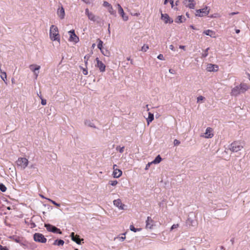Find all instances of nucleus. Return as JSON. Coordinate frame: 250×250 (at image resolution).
<instances>
[{"label": "nucleus", "mask_w": 250, "mask_h": 250, "mask_svg": "<svg viewBox=\"0 0 250 250\" xmlns=\"http://www.w3.org/2000/svg\"><path fill=\"white\" fill-rule=\"evenodd\" d=\"M250 89V85L245 83H241L239 85L234 87L231 91L230 95L233 96H237L241 93H244Z\"/></svg>", "instance_id": "1"}, {"label": "nucleus", "mask_w": 250, "mask_h": 250, "mask_svg": "<svg viewBox=\"0 0 250 250\" xmlns=\"http://www.w3.org/2000/svg\"><path fill=\"white\" fill-rule=\"evenodd\" d=\"M49 36L50 39L53 41L60 42V38L59 34L58 27L55 25H51L50 28Z\"/></svg>", "instance_id": "2"}, {"label": "nucleus", "mask_w": 250, "mask_h": 250, "mask_svg": "<svg viewBox=\"0 0 250 250\" xmlns=\"http://www.w3.org/2000/svg\"><path fill=\"white\" fill-rule=\"evenodd\" d=\"M243 148L242 143L240 141H234L230 145V150L232 152H238Z\"/></svg>", "instance_id": "3"}, {"label": "nucleus", "mask_w": 250, "mask_h": 250, "mask_svg": "<svg viewBox=\"0 0 250 250\" xmlns=\"http://www.w3.org/2000/svg\"><path fill=\"white\" fill-rule=\"evenodd\" d=\"M28 160L26 158H19L16 161V164L18 167L22 169H24L28 165Z\"/></svg>", "instance_id": "4"}, {"label": "nucleus", "mask_w": 250, "mask_h": 250, "mask_svg": "<svg viewBox=\"0 0 250 250\" xmlns=\"http://www.w3.org/2000/svg\"><path fill=\"white\" fill-rule=\"evenodd\" d=\"M29 68L33 72L35 78L37 79L39 76V70L41 68V66L37 64H33L30 65Z\"/></svg>", "instance_id": "5"}, {"label": "nucleus", "mask_w": 250, "mask_h": 250, "mask_svg": "<svg viewBox=\"0 0 250 250\" xmlns=\"http://www.w3.org/2000/svg\"><path fill=\"white\" fill-rule=\"evenodd\" d=\"M209 12V9L208 8L207 6H206L205 8L197 10L196 11V16L199 17H203L204 16H206L208 15Z\"/></svg>", "instance_id": "6"}, {"label": "nucleus", "mask_w": 250, "mask_h": 250, "mask_svg": "<svg viewBox=\"0 0 250 250\" xmlns=\"http://www.w3.org/2000/svg\"><path fill=\"white\" fill-rule=\"evenodd\" d=\"M34 239L36 242L43 243H45L47 240L43 234L39 233H36L34 234Z\"/></svg>", "instance_id": "7"}, {"label": "nucleus", "mask_w": 250, "mask_h": 250, "mask_svg": "<svg viewBox=\"0 0 250 250\" xmlns=\"http://www.w3.org/2000/svg\"><path fill=\"white\" fill-rule=\"evenodd\" d=\"M44 226L46 228V229L49 231H51L54 233H58L59 234H62V233L59 229H58L57 228L52 225L45 224Z\"/></svg>", "instance_id": "8"}, {"label": "nucleus", "mask_w": 250, "mask_h": 250, "mask_svg": "<svg viewBox=\"0 0 250 250\" xmlns=\"http://www.w3.org/2000/svg\"><path fill=\"white\" fill-rule=\"evenodd\" d=\"M183 3L184 5L190 9H194L196 3L194 0H184Z\"/></svg>", "instance_id": "9"}, {"label": "nucleus", "mask_w": 250, "mask_h": 250, "mask_svg": "<svg viewBox=\"0 0 250 250\" xmlns=\"http://www.w3.org/2000/svg\"><path fill=\"white\" fill-rule=\"evenodd\" d=\"M85 13L88 17V19L91 21H96L99 19L98 17L96 16L93 13L90 12L87 8L85 9Z\"/></svg>", "instance_id": "10"}, {"label": "nucleus", "mask_w": 250, "mask_h": 250, "mask_svg": "<svg viewBox=\"0 0 250 250\" xmlns=\"http://www.w3.org/2000/svg\"><path fill=\"white\" fill-rule=\"evenodd\" d=\"M96 61L97 62V64H96V66L97 67L100 72H104L105 70V65L102 61H101L98 58L96 59Z\"/></svg>", "instance_id": "11"}, {"label": "nucleus", "mask_w": 250, "mask_h": 250, "mask_svg": "<svg viewBox=\"0 0 250 250\" xmlns=\"http://www.w3.org/2000/svg\"><path fill=\"white\" fill-rule=\"evenodd\" d=\"M70 35L69 41L74 42H78L79 41V39L78 36L75 34L74 30H72L68 32Z\"/></svg>", "instance_id": "12"}, {"label": "nucleus", "mask_w": 250, "mask_h": 250, "mask_svg": "<svg viewBox=\"0 0 250 250\" xmlns=\"http://www.w3.org/2000/svg\"><path fill=\"white\" fill-rule=\"evenodd\" d=\"M161 19L164 21L165 23H172L173 22V20L169 17L168 14H163L161 11Z\"/></svg>", "instance_id": "13"}, {"label": "nucleus", "mask_w": 250, "mask_h": 250, "mask_svg": "<svg viewBox=\"0 0 250 250\" xmlns=\"http://www.w3.org/2000/svg\"><path fill=\"white\" fill-rule=\"evenodd\" d=\"M113 205L119 209L124 210L125 209V205L122 203L121 199H118L113 201Z\"/></svg>", "instance_id": "14"}, {"label": "nucleus", "mask_w": 250, "mask_h": 250, "mask_svg": "<svg viewBox=\"0 0 250 250\" xmlns=\"http://www.w3.org/2000/svg\"><path fill=\"white\" fill-rule=\"evenodd\" d=\"M57 14L61 20H62L64 18L65 11L63 7L61 6L60 8L58 9Z\"/></svg>", "instance_id": "15"}, {"label": "nucleus", "mask_w": 250, "mask_h": 250, "mask_svg": "<svg viewBox=\"0 0 250 250\" xmlns=\"http://www.w3.org/2000/svg\"><path fill=\"white\" fill-rule=\"evenodd\" d=\"M212 132L213 129L211 127H207L205 133V135L204 137L205 138H211L213 136Z\"/></svg>", "instance_id": "16"}, {"label": "nucleus", "mask_w": 250, "mask_h": 250, "mask_svg": "<svg viewBox=\"0 0 250 250\" xmlns=\"http://www.w3.org/2000/svg\"><path fill=\"white\" fill-rule=\"evenodd\" d=\"M208 72L217 71L218 69V66L215 64H208L206 68Z\"/></svg>", "instance_id": "17"}, {"label": "nucleus", "mask_w": 250, "mask_h": 250, "mask_svg": "<svg viewBox=\"0 0 250 250\" xmlns=\"http://www.w3.org/2000/svg\"><path fill=\"white\" fill-rule=\"evenodd\" d=\"M70 236L71 237V239L78 244H80L81 240H83V239H81L79 238V235H75L74 232H72L71 233Z\"/></svg>", "instance_id": "18"}, {"label": "nucleus", "mask_w": 250, "mask_h": 250, "mask_svg": "<svg viewBox=\"0 0 250 250\" xmlns=\"http://www.w3.org/2000/svg\"><path fill=\"white\" fill-rule=\"evenodd\" d=\"M84 125L88 127L93 128H97L96 125H95L93 121L89 119H86L84 121Z\"/></svg>", "instance_id": "19"}, {"label": "nucleus", "mask_w": 250, "mask_h": 250, "mask_svg": "<svg viewBox=\"0 0 250 250\" xmlns=\"http://www.w3.org/2000/svg\"><path fill=\"white\" fill-rule=\"evenodd\" d=\"M122 174V171L121 169L118 168H114V170L113 172V176L114 178H119L121 176Z\"/></svg>", "instance_id": "20"}, {"label": "nucleus", "mask_w": 250, "mask_h": 250, "mask_svg": "<svg viewBox=\"0 0 250 250\" xmlns=\"http://www.w3.org/2000/svg\"><path fill=\"white\" fill-rule=\"evenodd\" d=\"M203 33L206 34L207 36H209L212 38H216V34L215 32L211 30H207L203 32Z\"/></svg>", "instance_id": "21"}, {"label": "nucleus", "mask_w": 250, "mask_h": 250, "mask_svg": "<svg viewBox=\"0 0 250 250\" xmlns=\"http://www.w3.org/2000/svg\"><path fill=\"white\" fill-rule=\"evenodd\" d=\"M152 220L150 217H148L146 221V228L151 229L152 228Z\"/></svg>", "instance_id": "22"}, {"label": "nucleus", "mask_w": 250, "mask_h": 250, "mask_svg": "<svg viewBox=\"0 0 250 250\" xmlns=\"http://www.w3.org/2000/svg\"><path fill=\"white\" fill-rule=\"evenodd\" d=\"M0 77L2 79V80L6 83V81L7 80V75L6 73L4 71H2L1 69V66H0Z\"/></svg>", "instance_id": "23"}, {"label": "nucleus", "mask_w": 250, "mask_h": 250, "mask_svg": "<svg viewBox=\"0 0 250 250\" xmlns=\"http://www.w3.org/2000/svg\"><path fill=\"white\" fill-rule=\"evenodd\" d=\"M186 21V18L182 15L178 16L175 20V22L181 23L184 22Z\"/></svg>", "instance_id": "24"}, {"label": "nucleus", "mask_w": 250, "mask_h": 250, "mask_svg": "<svg viewBox=\"0 0 250 250\" xmlns=\"http://www.w3.org/2000/svg\"><path fill=\"white\" fill-rule=\"evenodd\" d=\"M118 13H119V14H120V15L121 16L123 20L124 21H127L128 20V17L124 13L123 9H122L121 10L120 9V10H119L118 11Z\"/></svg>", "instance_id": "25"}, {"label": "nucleus", "mask_w": 250, "mask_h": 250, "mask_svg": "<svg viewBox=\"0 0 250 250\" xmlns=\"http://www.w3.org/2000/svg\"><path fill=\"white\" fill-rule=\"evenodd\" d=\"M154 119V115L152 113L149 112L148 117L146 119L147 124L148 125Z\"/></svg>", "instance_id": "26"}, {"label": "nucleus", "mask_w": 250, "mask_h": 250, "mask_svg": "<svg viewBox=\"0 0 250 250\" xmlns=\"http://www.w3.org/2000/svg\"><path fill=\"white\" fill-rule=\"evenodd\" d=\"M101 52L105 56L109 57L110 55V51L106 48H104L101 50Z\"/></svg>", "instance_id": "27"}, {"label": "nucleus", "mask_w": 250, "mask_h": 250, "mask_svg": "<svg viewBox=\"0 0 250 250\" xmlns=\"http://www.w3.org/2000/svg\"><path fill=\"white\" fill-rule=\"evenodd\" d=\"M161 161H162V158L161 157L160 155H158L155 158V159L153 161H152L151 162L152 163V164H158L160 163Z\"/></svg>", "instance_id": "28"}, {"label": "nucleus", "mask_w": 250, "mask_h": 250, "mask_svg": "<svg viewBox=\"0 0 250 250\" xmlns=\"http://www.w3.org/2000/svg\"><path fill=\"white\" fill-rule=\"evenodd\" d=\"M107 10L108 11V12L111 14V15H112L114 16H116V11L113 9V7L112 6V5H111L110 6H109L108 8H107Z\"/></svg>", "instance_id": "29"}, {"label": "nucleus", "mask_w": 250, "mask_h": 250, "mask_svg": "<svg viewBox=\"0 0 250 250\" xmlns=\"http://www.w3.org/2000/svg\"><path fill=\"white\" fill-rule=\"evenodd\" d=\"M64 241L62 240H56L53 244L57 246H62L64 244Z\"/></svg>", "instance_id": "30"}, {"label": "nucleus", "mask_w": 250, "mask_h": 250, "mask_svg": "<svg viewBox=\"0 0 250 250\" xmlns=\"http://www.w3.org/2000/svg\"><path fill=\"white\" fill-rule=\"evenodd\" d=\"M123 235H125V233H123L122 234ZM125 239V236H117L115 238V240L117 239V240H118L119 241H121V242H123L124 241Z\"/></svg>", "instance_id": "31"}, {"label": "nucleus", "mask_w": 250, "mask_h": 250, "mask_svg": "<svg viewBox=\"0 0 250 250\" xmlns=\"http://www.w3.org/2000/svg\"><path fill=\"white\" fill-rule=\"evenodd\" d=\"M98 44L97 45L98 48L100 50V51L103 49L104 48L103 47V42L99 39H98Z\"/></svg>", "instance_id": "32"}, {"label": "nucleus", "mask_w": 250, "mask_h": 250, "mask_svg": "<svg viewBox=\"0 0 250 250\" xmlns=\"http://www.w3.org/2000/svg\"><path fill=\"white\" fill-rule=\"evenodd\" d=\"M129 229H130V230L134 231L135 232H137V231H140L142 229L141 228H139V229L135 228V227H134L133 225H130L129 227Z\"/></svg>", "instance_id": "33"}, {"label": "nucleus", "mask_w": 250, "mask_h": 250, "mask_svg": "<svg viewBox=\"0 0 250 250\" xmlns=\"http://www.w3.org/2000/svg\"><path fill=\"white\" fill-rule=\"evenodd\" d=\"M125 149V146L121 147L120 146H117L116 147V150L119 151L120 153H123Z\"/></svg>", "instance_id": "34"}, {"label": "nucleus", "mask_w": 250, "mask_h": 250, "mask_svg": "<svg viewBox=\"0 0 250 250\" xmlns=\"http://www.w3.org/2000/svg\"><path fill=\"white\" fill-rule=\"evenodd\" d=\"M7 189L6 187L2 183H0V190L2 192H5Z\"/></svg>", "instance_id": "35"}, {"label": "nucleus", "mask_w": 250, "mask_h": 250, "mask_svg": "<svg viewBox=\"0 0 250 250\" xmlns=\"http://www.w3.org/2000/svg\"><path fill=\"white\" fill-rule=\"evenodd\" d=\"M149 49V46L147 44H144L141 48V51L146 52Z\"/></svg>", "instance_id": "36"}, {"label": "nucleus", "mask_w": 250, "mask_h": 250, "mask_svg": "<svg viewBox=\"0 0 250 250\" xmlns=\"http://www.w3.org/2000/svg\"><path fill=\"white\" fill-rule=\"evenodd\" d=\"M205 99V98L202 96H200L197 97V103H202L203 101Z\"/></svg>", "instance_id": "37"}, {"label": "nucleus", "mask_w": 250, "mask_h": 250, "mask_svg": "<svg viewBox=\"0 0 250 250\" xmlns=\"http://www.w3.org/2000/svg\"><path fill=\"white\" fill-rule=\"evenodd\" d=\"M118 184V182L117 180H111L109 182V184L112 186H115Z\"/></svg>", "instance_id": "38"}, {"label": "nucleus", "mask_w": 250, "mask_h": 250, "mask_svg": "<svg viewBox=\"0 0 250 250\" xmlns=\"http://www.w3.org/2000/svg\"><path fill=\"white\" fill-rule=\"evenodd\" d=\"M49 201H50L51 203H52L53 204L55 205L57 207H60V204L56 203L55 201L50 199H47Z\"/></svg>", "instance_id": "39"}, {"label": "nucleus", "mask_w": 250, "mask_h": 250, "mask_svg": "<svg viewBox=\"0 0 250 250\" xmlns=\"http://www.w3.org/2000/svg\"><path fill=\"white\" fill-rule=\"evenodd\" d=\"M209 49V48H207L205 51H204V53L202 54V57L205 58L208 56V50Z\"/></svg>", "instance_id": "40"}, {"label": "nucleus", "mask_w": 250, "mask_h": 250, "mask_svg": "<svg viewBox=\"0 0 250 250\" xmlns=\"http://www.w3.org/2000/svg\"><path fill=\"white\" fill-rule=\"evenodd\" d=\"M40 98L41 99V104L43 105L46 104V100L42 98V96H40Z\"/></svg>", "instance_id": "41"}, {"label": "nucleus", "mask_w": 250, "mask_h": 250, "mask_svg": "<svg viewBox=\"0 0 250 250\" xmlns=\"http://www.w3.org/2000/svg\"><path fill=\"white\" fill-rule=\"evenodd\" d=\"M103 5H104V7H106L107 8H108L111 5L110 3H109L108 2H107V1H104V3H103Z\"/></svg>", "instance_id": "42"}, {"label": "nucleus", "mask_w": 250, "mask_h": 250, "mask_svg": "<svg viewBox=\"0 0 250 250\" xmlns=\"http://www.w3.org/2000/svg\"><path fill=\"white\" fill-rule=\"evenodd\" d=\"M179 227V224H174L173 225L171 228H170V231H172L173 229H176L177 228Z\"/></svg>", "instance_id": "43"}, {"label": "nucleus", "mask_w": 250, "mask_h": 250, "mask_svg": "<svg viewBox=\"0 0 250 250\" xmlns=\"http://www.w3.org/2000/svg\"><path fill=\"white\" fill-rule=\"evenodd\" d=\"M157 58L159 59V60H165V58H164V57L163 56V54H159L158 56H157Z\"/></svg>", "instance_id": "44"}, {"label": "nucleus", "mask_w": 250, "mask_h": 250, "mask_svg": "<svg viewBox=\"0 0 250 250\" xmlns=\"http://www.w3.org/2000/svg\"><path fill=\"white\" fill-rule=\"evenodd\" d=\"M173 144L174 146H178L180 144V142L177 139H175Z\"/></svg>", "instance_id": "45"}, {"label": "nucleus", "mask_w": 250, "mask_h": 250, "mask_svg": "<svg viewBox=\"0 0 250 250\" xmlns=\"http://www.w3.org/2000/svg\"><path fill=\"white\" fill-rule=\"evenodd\" d=\"M151 164H152V162L148 163L147 164H146V166L145 170H147Z\"/></svg>", "instance_id": "46"}, {"label": "nucleus", "mask_w": 250, "mask_h": 250, "mask_svg": "<svg viewBox=\"0 0 250 250\" xmlns=\"http://www.w3.org/2000/svg\"><path fill=\"white\" fill-rule=\"evenodd\" d=\"M83 69V75H86L88 74V71L85 68H82Z\"/></svg>", "instance_id": "47"}, {"label": "nucleus", "mask_w": 250, "mask_h": 250, "mask_svg": "<svg viewBox=\"0 0 250 250\" xmlns=\"http://www.w3.org/2000/svg\"><path fill=\"white\" fill-rule=\"evenodd\" d=\"M116 7L118 8V11H119V10H120V9H122V7H121V5L119 3H117L116 5Z\"/></svg>", "instance_id": "48"}, {"label": "nucleus", "mask_w": 250, "mask_h": 250, "mask_svg": "<svg viewBox=\"0 0 250 250\" xmlns=\"http://www.w3.org/2000/svg\"><path fill=\"white\" fill-rule=\"evenodd\" d=\"M0 250H8L6 247H3L0 245Z\"/></svg>", "instance_id": "49"}, {"label": "nucleus", "mask_w": 250, "mask_h": 250, "mask_svg": "<svg viewBox=\"0 0 250 250\" xmlns=\"http://www.w3.org/2000/svg\"><path fill=\"white\" fill-rule=\"evenodd\" d=\"M169 47V49H171V50L175 51L174 47L173 45H170Z\"/></svg>", "instance_id": "50"}, {"label": "nucleus", "mask_w": 250, "mask_h": 250, "mask_svg": "<svg viewBox=\"0 0 250 250\" xmlns=\"http://www.w3.org/2000/svg\"><path fill=\"white\" fill-rule=\"evenodd\" d=\"M174 0H170V4L171 5L172 7H173L174 6Z\"/></svg>", "instance_id": "51"}, {"label": "nucleus", "mask_w": 250, "mask_h": 250, "mask_svg": "<svg viewBox=\"0 0 250 250\" xmlns=\"http://www.w3.org/2000/svg\"><path fill=\"white\" fill-rule=\"evenodd\" d=\"M179 48L180 49H183V50H185V46H184V45H180L179 46Z\"/></svg>", "instance_id": "52"}, {"label": "nucleus", "mask_w": 250, "mask_h": 250, "mask_svg": "<svg viewBox=\"0 0 250 250\" xmlns=\"http://www.w3.org/2000/svg\"><path fill=\"white\" fill-rule=\"evenodd\" d=\"M127 60L128 61H130V63H131V64H133V60H131V59H130V57L127 58Z\"/></svg>", "instance_id": "53"}, {"label": "nucleus", "mask_w": 250, "mask_h": 250, "mask_svg": "<svg viewBox=\"0 0 250 250\" xmlns=\"http://www.w3.org/2000/svg\"><path fill=\"white\" fill-rule=\"evenodd\" d=\"M89 59V56H85L84 57V60H86L87 59V60H88Z\"/></svg>", "instance_id": "54"}, {"label": "nucleus", "mask_w": 250, "mask_h": 250, "mask_svg": "<svg viewBox=\"0 0 250 250\" xmlns=\"http://www.w3.org/2000/svg\"><path fill=\"white\" fill-rule=\"evenodd\" d=\"M238 13V12H232V13H230L229 15H234L237 14Z\"/></svg>", "instance_id": "55"}, {"label": "nucleus", "mask_w": 250, "mask_h": 250, "mask_svg": "<svg viewBox=\"0 0 250 250\" xmlns=\"http://www.w3.org/2000/svg\"><path fill=\"white\" fill-rule=\"evenodd\" d=\"M30 167L31 168H35V165H31L30 166Z\"/></svg>", "instance_id": "56"}, {"label": "nucleus", "mask_w": 250, "mask_h": 250, "mask_svg": "<svg viewBox=\"0 0 250 250\" xmlns=\"http://www.w3.org/2000/svg\"><path fill=\"white\" fill-rule=\"evenodd\" d=\"M108 32L109 33H110V24H108Z\"/></svg>", "instance_id": "57"}, {"label": "nucleus", "mask_w": 250, "mask_h": 250, "mask_svg": "<svg viewBox=\"0 0 250 250\" xmlns=\"http://www.w3.org/2000/svg\"><path fill=\"white\" fill-rule=\"evenodd\" d=\"M116 167H117V165H113V170H114V168H117Z\"/></svg>", "instance_id": "58"}, {"label": "nucleus", "mask_w": 250, "mask_h": 250, "mask_svg": "<svg viewBox=\"0 0 250 250\" xmlns=\"http://www.w3.org/2000/svg\"><path fill=\"white\" fill-rule=\"evenodd\" d=\"M235 32L236 33H239L240 32V30L239 29H236L235 30Z\"/></svg>", "instance_id": "59"}, {"label": "nucleus", "mask_w": 250, "mask_h": 250, "mask_svg": "<svg viewBox=\"0 0 250 250\" xmlns=\"http://www.w3.org/2000/svg\"><path fill=\"white\" fill-rule=\"evenodd\" d=\"M190 27L192 29H196V28L192 25L190 26Z\"/></svg>", "instance_id": "60"}, {"label": "nucleus", "mask_w": 250, "mask_h": 250, "mask_svg": "<svg viewBox=\"0 0 250 250\" xmlns=\"http://www.w3.org/2000/svg\"><path fill=\"white\" fill-rule=\"evenodd\" d=\"M247 75L248 76V77L249 80L250 81V74L248 73Z\"/></svg>", "instance_id": "61"}, {"label": "nucleus", "mask_w": 250, "mask_h": 250, "mask_svg": "<svg viewBox=\"0 0 250 250\" xmlns=\"http://www.w3.org/2000/svg\"><path fill=\"white\" fill-rule=\"evenodd\" d=\"M139 15H140V14H139V13H135V14H134V16H138Z\"/></svg>", "instance_id": "62"}, {"label": "nucleus", "mask_w": 250, "mask_h": 250, "mask_svg": "<svg viewBox=\"0 0 250 250\" xmlns=\"http://www.w3.org/2000/svg\"><path fill=\"white\" fill-rule=\"evenodd\" d=\"M168 0H165L164 1V4H166L167 3Z\"/></svg>", "instance_id": "63"}, {"label": "nucleus", "mask_w": 250, "mask_h": 250, "mask_svg": "<svg viewBox=\"0 0 250 250\" xmlns=\"http://www.w3.org/2000/svg\"><path fill=\"white\" fill-rule=\"evenodd\" d=\"M95 43H93V44H92V47L93 48H94L95 47Z\"/></svg>", "instance_id": "64"}]
</instances>
